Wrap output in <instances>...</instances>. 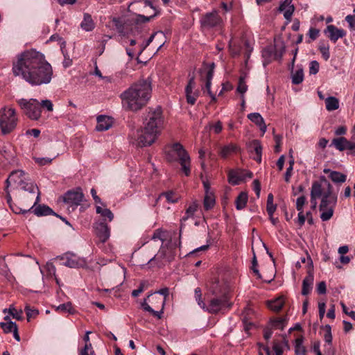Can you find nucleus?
<instances>
[{
	"instance_id": "aec40b11",
	"label": "nucleus",
	"mask_w": 355,
	"mask_h": 355,
	"mask_svg": "<svg viewBox=\"0 0 355 355\" xmlns=\"http://www.w3.org/2000/svg\"><path fill=\"white\" fill-rule=\"evenodd\" d=\"M324 33L334 42H336L339 38L343 37L346 34L344 30L339 29L334 25L327 26Z\"/></svg>"
},
{
	"instance_id": "4c0bfd02",
	"label": "nucleus",
	"mask_w": 355,
	"mask_h": 355,
	"mask_svg": "<svg viewBox=\"0 0 355 355\" xmlns=\"http://www.w3.org/2000/svg\"><path fill=\"white\" fill-rule=\"evenodd\" d=\"M304 80V72L302 68H297L295 71H292V83L295 85L301 83Z\"/></svg>"
},
{
	"instance_id": "c85d7f7f",
	"label": "nucleus",
	"mask_w": 355,
	"mask_h": 355,
	"mask_svg": "<svg viewBox=\"0 0 355 355\" xmlns=\"http://www.w3.org/2000/svg\"><path fill=\"white\" fill-rule=\"evenodd\" d=\"M324 173H329V178L335 183H343L346 181L347 176L340 172L331 171L329 168L323 170Z\"/></svg>"
},
{
	"instance_id": "4d7b16f0",
	"label": "nucleus",
	"mask_w": 355,
	"mask_h": 355,
	"mask_svg": "<svg viewBox=\"0 0 355 355\" xmlns=\"http://www.w3.org/2000/svg\"><path fill=\"white\" fill-rule=\"evenodd\" d=\"M25 311L28 320L33 317H35L38 314V311L37 309H31L29 306H26L25 307Z\"/></svg>"
},
{
	"instance_id": "412c9836",
	"label": "nucleus",
	"mask_w": 355,
	"mask_h": 355,
	"mask_svg": "<svg viewBox=\"0 0 355 355\" xmlns=\"http://www.w3.org/2000/svg\"><path fill=\"white\" fill-rule=\"evenodd\" d=\"M95 230L97 236L101 242L104 243L109 239L110 235V229L104 221L96 223Z\"/></svg>"
},
{
	"instance_id": "72a5a7b5",
	"label": "nucleus",
	"mask_w": 355,
	"mask_h": 355,
	"mask_svg": "<svg viewBox=\"0 0 355 355\" xmlns=\"http://www.w3.org/2000/svg\"><path fill=\"white\" fill-rule=\"evenodd\" d=\"M248 196L247 193L241 192L235 200L236 207L238 210L243 209L247 204Z\"/></svg>"
},
{
	"instance_id": "4468645a",
	"label": "nucleus",
	"mask_w": 355,
	"mask_h": 355,
	"mask_svg": "<svg viewBox=\"0 0 355 355\" xmlns=\"http://www.w3.org/2000/svg\"><path fill=\"white\" fill-rule=\"evenodd\" d=\"M253 173L249 171L245 170H231L228 173V181L233 185L239 184L246 178H252Z\"/></svg>"
},
{
	"instance_id": "3c124183",
	"label": "nucleus",
	"mask_w": 355,
	"mask_h": 355,
	"mask_svg": "<svg viewBox=\"0 0 355 355\" xmlns=\"http://www.w3.org/2000/svg\"><path fill=\"white\" fill-rule=\"evenodd\" d=\"M302 341L301 339H297L296 340V345H295V352L298 355H305L306 354V349L305 347L302 345Z\"/></svg>"
},
{
	"instance_id": "ddd939ff",
	"label": "nucleus",
	"mask_w": 355,
	"mask_h": 355,
	"mask_svg": "<svg viewBox=\"0 0 355 355\" xmlns=\"http://www.w3.org/2000/svg\"><path fill=\"white\" fill-rule=\"evenodd\" d=\"M331 145L340 151L347 150L348 154L355 155V141L352 139L347 140L343 137L334 138Z\"/></svg>"
},
{
	"instance_id": "5fc2aeb1",
	"label": "nucleus",
	"mask_w": 355,
	"mask_h": 355,
	"mask_svg": "<svg viewBox=\"0 0 355 355\" xmlns=\"http://www.w3.org/2000/svg\"><path fill=\"white\" fill-rule=\"evenodd\" d=\"M319 67L320 65L317 61H311L309 64V73L313 75L316 74L319 71Z\"/></svg>"
},
{
	"instance_id": "b1692460",
	"label": "nucleus",
	"mask_w": 355,
	"mask_h": 355,
	"mask_svg": "<svg viewBox=\"0 0 355 355\" xmlns=\"http://www.w3.org/2000/svg\"><path fill=\"white\" fill-rule=\"evenodd\" d=\"M209 291L214 296L222 295L223 293L228 294L224 286L218 279H215L209 285Z\"/></svg>"
},
{
	"instance_id": "9d476101",
	"label": "nucleus",
	"mask_w": 355,
	"mask_h": 355,
	"mask_svg": "<svg viewBox=\"0 0 355 355\" xmlns=\"http://www.w3.org/2000/svg\"><path fill=\"white\" fill-rule=\"evenodd\" d=\"M232 304L230 302L228 294L223 293L222 295L214 296L211 298L205 311L210 313L216 314L219 311L225 309H230Z\"/></svg>"
},
{
	"instance_id": "2f4dec72",
	"label": "nucleus",
	"mask_w": 355,
	"mask_h": 355,
	"mask_svg": "<svg viewBox=\"0 0 355 355\" xmlns=\"http://www.w3.org/2000/svg\"><path fill=\"white\" fill-rule=\"evenodd\" d=\"M323 328L325 331V333L324 334V340L326 344H327L328 349L331 350V354H334V349L331 345V343H332L331 327L329 324H326Z\"/></svg>"
},
{
	"instance_id": "cd10ccee",
	"label": "nucleus",
	"mask_w": 355,
	"mask_h": 355,
	"mask_svg": "<svg viewBox=\"0 0 355 355\" xmlns=\"http://www.w3.org/2000/svg\"><path fill=\"white\" fill-rule=\"evenodd\" d=\"M112 125L111 120L105 116H99L97 117V125L96 129L98 131H105L108 130Z\"/></svg>"
},
{
	"instance_id": "09e8293b",
	"label": "nucleus",
	"mask_w": 355,
	"mask_h": 355,
	"mask_svg": "<svg viewBox=\"0 0 355 355\" xmlns=\"http://www.w3.org/2000/svg\"><path fill=\"white\" fill-rule=\"evenodd\" d=\"M58 155H55L53 158H49V157H34V160L40 166H44V165L49 164L50 163H51L53 159H54Z\"/></svg>"
},
{
	"instance_id": "e2e57ef3",
	"label": "nucleus",
	"mask_w": 355,
	"mask_h": 355,
	"mask_svg": "<svg viewBox=\"0 0 355 355\" xmlns=\"http://www.w3.org/2000/svg\"><path fill=\"white\" fill-rule=\"evenodd\" d=\"M345 21L349 24L350 29L355 31V15H347Z\"/></svg>"
},
{
	"instance_id": "6e6d98bb",
	"label": "nucleus",
	"mask_w": 355,
	"mask_h": 355,
	"mask_svg": "<svg viewBox=\"0 0 355 355\" xmlns=\"http://www.w3.org/2000/svg\"><path fill=\"white\" fill-rule=\"evenodd\" d=\"M57 310L61 311L62 312H68L69 313H73V309L71 303L60 304L57 307Z\"/></svg>"
},
{
	"instance_id": "ea45409f",
	"label": "nucleus",
	"mask_w": 355,
	"mask_h": 355,
	"mask_svg": "<svg viewBox=\"0 0 355 355\" xmlns=\"http://www.w3.org/2000/svg\"><path fill=\"white\" fill-rule=\"evenodd\" d=\"M198 205L196 202L191 204L186 210V216L182 218V220H187L189 218L192 217L197 211Z\"/></svg>"
},
{
	"instance_id": "a211bd4d",
	"label": "nucleus",
	"mask_w": 355,
	"mask_h": 355,
	"mask_svg": "<svg viewBox=\"0 0 355 355\" xmlns=\"http://www.w3.org/2000/svg\"><path fill=\"white\" fill-rule=\"evenodd\" d=\"M83 198L84 195L80 189L77 191H69L65 193L64 201L71 205L78 206L83 201Z\"/></svg>"
},
{
	"instance_id": "680f3d73",
	"label": "nucleus",
	"mask_w": 355,
	"mask_h": 355,
	"mask_svg": "<svg viewBox=\"0 0 355 355\" xmlns=\"http://www.w3.org/2000/svg\"><path fill=\"white\" fill-rule=\"evenodd\" d=\"M41 105V109L46 108L48 111L51 112L53 111V103L49 100H43L41 103H40Z\"/></svg>"
},
{
	"instance_id": "f03ea898",
	"label": "nucleus",
	"mask_w": 355,
	"mask_h": 355,
	"mask_svg": "<svg viewBox=\"0 0 355 355\" xmlns=\"http://www.w3.org/2000/svg\"><path fill=\"white\" fill-rule=\"evenodd\" d=\"M163 125L164 116L161 107L148 108L143 128L137 132V144L141 147L152 145L160 135Z\"/></svg>"
},
{
	"instance_id": "338daca9",
	"label": "nucleus",
	"mask_w": 355,
	"mask_h": 355,
	"mask_svg": "<svg viewBox=\"0 0 355 355\" xmlns=\"http://www.w3.org/2000/svg\"><path fill=\"white\" fill-rule=\"evenodd\" d=\"M327 291L326 284L324 282H320L317 286V292L319 294H325Z\"/></svg>"
},
{
	"instance_id": "37998d69",
	"label": "nucleus",
	"mask_w": 355,
	"mask_h": 355,
	"mask_svg": "<svg viewBox=\"0 0 355 355\" xmlns=\"http://www.w3.org/2000/svg\"><path fill=\"white\" fill-rule=\"evenodd\" d=\"M7 311V309H5L3 310V312L6 313ZM8 313L15 319L20 320L22 319V314L23 312L21 310L17 311L15 307L10 306L8 309Z\"/></svg>"
},
{
	"instance_id": "052dcab7",
	"label": "nucleus",
	"mask_w": 355,
	"mask_h": 355,
	"mask_svg": "<svg viewBox=\"0 0 355 355\" xmlns=\"http://www.w3.org/2000/svg\"><path fill=\"white\" fill-rule=\"evenodd\" d=\"M194 87H195L194 77H191V78H190L189 83L185 88L186 94L193 93V89Z\"/></svg>"
},
{
	"instance_id": "13d9d810",
	"label": "nucleus",
	"mask_w": 355,
	"mask_h": 355,
	"mask_svg": "<svg viewBox=\"0 0 355 355\" xmlns=\"http://www.w3.org/2000/svg\"><path fill=\"white\" fill-rule=\"evenodd\" d=\"M306 202V198L304 196H300L296 200V209L297 211H303V207Z\"/></svg>"
},
{
	"instance_id": "a19ab883",
	"label": "nucleus",
	"mask_w": 355,
	"mask_h": 355,
	"mask_svg": "<svg viewBox=\"0 0 355 355\" xmlns=\"http://www.w3.org/2000/svg\"><path fill=\"white\" fill-rule=\"evenodd\" d=\"M162 196H165V198H166V200L171 203L177 202L178 200V198H179V196L177 194H175V193H173V191H168V192L162 193L159 196V198H161Z\"/></svg>"
},
{
	"instance_id": "0eeeda50",
	"label": "nucleus",
	"mask_w": 355,
	"mask_h": 355,
	"mask_svg": "<svg viewBox=\"0 0 355 355\" xmlns=\"http://www.w3.org/2000/svg\"><path fill=\"white\" fill-rule=\"evenodd\" d=\"M18 118L15 109L3 107L0 109V128L3 135L10 133L17 127Z\"/></svg>"
},
{
	"instance_id": "a18cd8bd",
	"label": "nucleus",
	"mask_w": 355,
	"mask_h": 355,
	"mask_svg": "<svg viewBox=\"0 0 355 355\" xmlns=\"http://www.w3.org/2000/svg\"><path fill=\"white\" fill-rule=\"evenodd\" d=\"M229 49L231 55L233 57L237 56L240 54L241 52V46L234 44V42L231 40L229 42Z\"/></svg>"
},
{
	"instance_id": "a878e982",
	"label": "nucleus",
	"mask_w": 355,
	"mask_h": 355,
	"mask_svg": "<svg viewBox=\"0 0 355 355\" xmlns=\"http://www.w3.org/2000/svg\"><path fill=\"white\" fill-rule=\"evenodd\" d=\"M91 331H87L83 337L85 345L83 348L79 351V355H96L92 347V343H89V334Z\"/></svg>"
},
{
	"instance_id": "1a4fd4ad",
	"label": "nucleus",
	"mask_w": 355,
	"mask_h": 355,
	"mask_svg": "<svg viewBox=\"0 0 355 355\" xmlns=\"http://www.w3.org/2000/svg\"><path fill=\"white\" fill-rule=\"evenodd\" d=\"M17 102L24 113L29 119L37 120L40 117L42 113L41 105L37 100L35 98H31L29 100L20 98L17 100Z\"/></svg>"
},
{
	"instance_id": "864d4df0",
	"label": "nucleus",
	"mask_w": 355,
	"mask_h": 355,
	"mask_svg": "<svg viewBox=\"0 0 355 355\" xmlns=\"http://www.w3.org/2000/svg\"><path fill=\"white\" fill-rule=\"evenodd\" d=\"M248 86L246 85L244 78L241 77L239 81V85L237 87V92L243 96V94L247 91Z\"/></svg>"
},
{
	"instance_id": "6ab92c4d",
	"label": "nucleus",
	"mask_w": 355,
	"mask_h": 355,
	"mask_svg": "<svg viewBox=\"0 0 355 355\" xmlns=\"http://www.w3.org/2000/svg\"><path fill=\"white\" fill-rule=\"evenodd\" d=\"M35 206H36V205H34L33 209H31V207H30L28 210L20 209L19 212L26 213V212H29L30 211L32 210L33 212L37 216H48V215H55V216H58V215L56 214L55 213H54V211L49 206H46L44 205H40L37 207H35Z\"/></svg>"
},
{
	"instance_id": "603ef678",
	"label": "nucleus",
	"mask_w": 355,
	"mask_h": 355,
	"mask_svg": "<svg viewBox=\"0 0 355 355\" xmlns=\"http://www.w3.org/2000/svg\"><path fill=\"white\" fill-rule=\"evenodd\" d=\"M319 50L322 54V58L325 60H328L330 57L329 47L328 45L322 44L319 46Z\"/></svg>"
},
{
	"instance_id": "9b49d317",
	"label": "nucleus",
	"mask_w": 355,
	"mask_h": 355,
	"mask_svg": "<svg viewBox=\"0 0 355 355\" xmlns=\"http://www.w3.org/2000/svg\"><path fill=\"white\" fill-rule=\"evenodd\" d=\"M202 30H210L214 28H220L223 24L222 18L218 15L217 10L207 12L200 19Z\"/></svg>"
},
{
	"instance_id": "dca6fc26",
	"label": "nucleus",
	"mask_w": 355,
	"mask_h": 355,
	"mask_svg": "<svg viewBox=\"0 0 355 355\" xmlns=\"http://www.w3.org/2000/svg\"><path fill=\"white\" fill-rule=\"evenodd\" d=\"M175 256V252L172 247L166 248L162 246L158 253L150 259L149 263L153 261L165 260L168 262L172 261Z\"/></svg>"
},
{
	"instance_id": "f8f14e48",
	"label": "nucleus",
	"mask_w": 355,
	"mask_h": 355,
	"mask_svg": "<svg viewBox=\"0 0 355 355\" xmlns=\"http://www.w3.org/2000/svg\"><path fill=\"white\" fill-rule=\"evenodd\" d=\"M214 64L212 63L211 66L205 67L200 71L201 80L205 82V87L202 88L203 92H207L211 98V101H216V95L211 91V80L214 76Z\"/></svg>"
},
{
	"instance_id": "5701e85b",
	"label": "nucleus",
	"mask_w": 355,
	"mask_h": 355,
	"mask_svg": "<svg viewBox=\"0 0 355 355\" xmlns=\"http://www.w3.org/2000/svg\"><path fill=\"white\" fill-rule=\"evenodd\" d=\"M291 3L292 0H285L279 6V10L284 12V18L289 21H291V17L295 10V7Z\"/></svg>"
},
{
	"instance_id": "774afa93",
	"label": "nucleus",
	"mask_w": 355,
	"mask_h": 355,
	"mask_svg": "<svg viewBox=\"0 0 355 355\" xmlns=\"http://www.w3.org/2000/svg\"><path fill=\"white\" fill-rule=\"evenodd\" d=\"M273 349L276 355H282V346L277 342H275L273 344Z\"/></svg>"
},
{
	"instance_id": "58836bf2",
	"label": "nucleus",
	"mask_w": 355,
	"mask_h": 355,
	"mask_svg": "<svg viewBox=\"0 0 355 355\" xmlns=\"http://www.w3.org/2000/svg\"><path fill=\"white\" fill-rule=\"evenodd\" d=\"M277 208L276 205L273 203V195L272 193H269L267 198V212L269 216L273 215Z\"/></svg>"
},
{
	"instance_id": "393cba45",
	"label": "nucleus",
	"mask_w": 355,
	"mask_h": 355,
	"mask_svg": "<svg viewBox=\"0 0 355 355\" xmlns=\"http://www.w3.org/2000/svg\"><path fill=\"white\" fill-rule=\"evenodd\" d=\"M313 279V274L311 272H309L307 276L304 279L302 282V294L303 295H306L311 291Z\"/></svg>"
},
{
	"instance_id": "c03bdc74",
	"label": "nucleus",
	"mask_w": 355,
	"mask_h": 355,
	"mask_svg": "<svg viewBox=\"0 0 355 355\" xmlns=\"http://www.w3.org/2000/svg\"><path fill=\"white\" fill-rule=\"evenodd\" d=\"M195 298L200 307L205 310L207 305L202 299V293L200 288L195 289Z\"/></svg>"
},
{
	"instance_id": "39448f33",
	"label": "nucleus",
	"mask_w": 355,
	"mask_h": 355,
	"mask_svg": "<svg viewBox=\"0 0 355 355\" xmlns=\"http://www.w3.org/2000/svg\"><path fill=\"white\" fill-rule=\"evenodd\" d=\"M13 183L17 188H20L25 191H28L31 196V200L35 199L33 205L31 207L33 209L34 205H37L40 201L39 189L33 182H27L23 171L17 170L12 171L6 180V187Z\"/></svg>"
},
{
	"instance_id": "de8ad7c7",
	"label": "nucleus",
	"mask_w": 355,
	"mask_h": 355,
	"mask_svg": "<svg viewBox=\"0 0 355 355\" xmlns=\"http://www.w3.org/2000/svg\"><path fill=\"white\" fill-rule=\"evenodd\" d=\"M112 25L116 28L117 31L120 33H124V28H123V23L121 18H113L112 19Z\"/></svg>"
},
{
	"instance_id": "bf43d9fd",
	"label": "nucleus",
	"mask_w": 355,
	"mask_h": 355,
	"mask_svg": "<svg viewBox=\"0 0 355 355\" xmlns=\"http://www.w3.org/2000/svg\"><path fill=\"white\" fill-rule=\"evenodd\" d=\"M154 16H155V14L153 15H151L150 17H146L142 15H137V17L135 18V21L137 24L146 23V22L149 21L152 18H153Z\"/></svg>"
},
{
	"instance_id": "4be33fe9",
	"label": "nucleus",
	"mask_w": 355,
	"mask_h": 355,
	"mask_svg": "<svg viewBox=\"0 0 355 355\" xmlns=\"http://www.w3.org/2000/svg\"><path fill=\"white\" fill-rule=\"evenodd\" d=\"M248 148L252 153H254V159L260 163L262 154V147L260 141L257 139L252 140L248 144Z\"/></svg>"
},
{
	"instance_id": "6e6552de",
	"label": "nucleus",
	"mask_w": 355,
	"mask_h": 355,
	"mask_svg": "<svg viewBox=\"0 0 355 355\" xmlns=\"http://www.w3.org/2000/svg\"><path fill=\"white\" fill-rule=\"evenodd\" d=\"M152 295V294L148 295L147 298L144 299L141 303V306L144 311L150 313L153 315L160 319L164 313L166 300L157 296L151 297Z\"/></svg>"
},
{
	"instance_id": "473e14b6",
	"label": "nucleus",
	"mask_w": 355,
	"mask_h": 355,
	"mask_svg": "<svg viewBox=\"0 0 355 355\" xmlns=\"http://www.w3.org/2000/svg\"><path fill=\"white\" fill-rule=\"evenodd\" d=\"M4 320L6 321L5 322H1L0 326L3 329V331L6 334H8L14 331V329L17 327L15 322H13L10 320L9 316H5Z\"/></svg>"
},
{
	"instance_id": "bb28decb",
	"label": "nucleus",
	"mask_w": 355,
	"mask_h": 355,
	"mask_svg": "<svg viewBox=\"0 0 355 355\" xmlns=\"http://www.w3.org/2000/svg\"><path fill=\"white\" fill-rule=\"evenodd\" d=\"M268 308L275 312L279 311L285 304V298L283 295L279 296L278 297L268 301L267 302Z\"/></svg>"
},
{
	"instance_id": "e433bc0d",
	"label": "nucleus",
	"mask_w": 355,
	"mask_h": 355,
	"mask_svg": "<svg viewBox=\"0 0 355 355\" xmlns=\"http://www.w3.org/2000/svg\"><path fill=\"white\" fill-rule=\"evenodd\" d=\"M325 105L328 111H333L339 107V101L336 97L329 96L325 99Z\"/></svg>"
},
{
	"instance_id": "8fccbe9b",
	"label": "nucleus",
	"mask_w": 355,
	"mask_h": 355,
	"mask_svg": "<svg viewBox=\"0 0 355 355\" xmlns=\"http://www.w3.org/2000/svg\"><path fill=\"white\" fill-rule=\"evenodd\" d=\"M270 327L275 329H283L284 326V320L282 318H277L270 321Z\"/></svg>"
},
{
	"instance_id": "7ed1b4c3",
	"label": "nucleus",
	"mask_w": 355,
	"mask_h": 355,
	"mask_svg": "<svg viewBox=\"0 0 355 355\" xmlns=\"http://www.w3.org/2000/svg\"><path fill=\"white\" fill-rule=\"evenodd\" d=\"M151 83L141 80L121 94L122 104L125 110L138 111L146 105L151 96Z\"/></svg>"
},
{
	"instance_id": "20e7f679",
	"label": "nucleus",
	"mask_w": 355,
	"mask_h": 355,
	"mask_svg": "<svg viewBox=\"0 0 355 355\" xmlns=\"http://www.w3.org/2000/svg\"><path fill=\"white\" fill-rule=\"evenodd\" d=\"M325 189L323 191L319 209L321 212L320 218L323 221L329 220L334 214V209L337 202V196L333 193V188L325 177H320Z\"/></svg>"
},
{
	"instance_id": "c9c22d12",
	"label": "nucleus",
	"mask_w": 355,
	"mask_h": 355,
	"mask_svg": "<svg viewBox=\"0 0 355 355\" xmlns=\"http://www.w3.org/2000/svg\"><path fill=\"white\" fill-rule=\"evenodd\" d=\"M238 147L232 144H228L221 148L219 154L223 158H226L232 153L236 152Z\"/></svg>"
},
{
	"instance_id": "f704fd0d",
	"label": "nucleus",
	"mask_w": 355,
	"mask_h": 355,
	"mask_svg": "<svg viewBox=\"0 0 355 355\" xmlns=\"http://www.w3.org/2000/svg\"><path fill=\"white\" fill-rule=\"evenodd\" d=\"M215 197L213 193L205 194L203 207L206 211L210 210L215 205Z\"/></svg>"
},
{
	"instance_id": "423d86ee",
	"label": "nucleus",
	"mask_w": 355,
	"mask_h": 355,
	"mask_svg": "<svg viewBox=\"0 0 355 355\" xmlns=\"http://www.w3.org/2000/svg\"><path fill=\"white\" fill-rule=\"evenodd\" d=\"M166 157L170 162L178 160L181 165L182 172L185 175H189L191 173V159L182 144L178 142L173 144L171 146V149L166 152Z\"/></svg>"
},
{
	"instance_id": "c756f323",
	"label": "nucleus",
	"mask_w": 355,
	"mask_h": 355,
	"mask_svg": "<svg viewBox=\"0 0 355 355\" xmlns=\"http://www.w3.org/2000/svg\"><path fill=\"white\" fill-rule=\"evenodd\" d=\"M80 27L85 31H92L95 28V23L92 19V16L88 13H84L83 19L80 23Z\"/></svg>"
},
{
	"instance_id": "69168bd1",
	"label": "nucleus",
	"mask_w": 355,
	"mask_h": 355,
	"mask_svg": "<svg viewBox=\"0 0 355 355\" xmlns=\"http://www.w3.org/2000/svg\"><path fill=\"white\" fill-rule=\"evenodd\" d=\"M197 96L198 94L196 93L186 94L187 103L191 105H193L196 103Z\"/></svg>"
},
{
	"instance_id": "7c9ffc66",
	"label": "nucleus",
	"mask_w": 355,
	"mask_h": 355,
	"mask_svg": "<svg viewBox=\"0 0 355 355\" xmlns=\"http://www.w3.org/2000/svg\"><path fill=\"white\" fill-rule=\"evenodd\" d=\"M262 55L263 58L265 59L263 65L268 64L271 60L273 59H280L282 55H278L277 53H274L273 49L271 47L266 48L263 52Z\"/></svg>"
},
{
	"instance_id": "49530a36",
	"label": "nucleus",
	"mask_w": 355,
	"mask_h": 355,
	"mask_svg": "<svg viewBox=\"0 0 355 355\" xmlns=\"http://www.w3.org/2000/svg\"><path fill=\"white\" fill-rule=\"evenodd\" d=\"M157 35L163 37L164 34L162 32H159V33H155L153 35H151V36L148 38V40L145 43L144 42L141 45V49L139 51V54H141L144 51V49L153 42L154 37Z\"/></svg>"
},
{
	"instance_id": "f257e3e1",
	"label": "nucleus",
	"mask_w": 355,
	"mask_h": 355,
	"mask_svg": "<svg viewBox=\"0 0 355 355\" xmlns=\"http://www.w3.org/2000/svg\"><path fill=\"white\" fill-rule=\"evenodd\" d=\"M12 71L32 85L48 84L51 82L53 70L43 54L35 50H30L18 56Z\"/></svg>"
},
{
	"instance_id": "2eb2a0df",
	"label": "nucleus",
	"mask_w": 355,
	"mask_h": 355,
	"mask_svg": "<svg viewBox=\"0 0 355 355\" xmlns=\"http://www.w3.org/2000/svg\"><path fill=\"white\" fill-rule=\"evenodd\" d=\"M60 259L62 261V265L69 268H76L83 267L85 265L84 259L78 257L72 253H66Z\"/></svg>"
},
{
	"instance_id": "f3484780",
	"label": "nucleus",
	"mask_w": 355,
	"mask_h": 355,
	"mask_svg": "<svg viewBox=\"0 0 355 355\" xmlns=\"http://www.w3.org/2000/svg\"><path fill=\"white\" fill-rule=\"evenodd\" d=\"M324 189L325 187L320 180L319 182L315 181L313 182L311 191V203L313 209H315L317 206V199L322 198Z\"/></svg>"
},
{
	"instance_id": "0e129e2a",
	"label": "nucleus",
	"mask_w": 355,
	"mask_h": 355,
	"mask_svg": "<svg viewBox=\"0 0 355 355\" xmlns=\"http://www.w3.org/2000/svg\"><path fill=\"white\" fill-rule=\"evenodd\" d=\"M152 239H153V240L159 239L162 241H164V232L162 231L161 230H155L153 234Z\"/></svg>"
},
{
	"instance_id": "79ce46f5",
	"label": "nucleus",
	"mask_w": 355,
	"mask_h": 355,
	"mask_svg": "<svg viewBox=\"0 0 355 355\" xmlns=\"http://www.w3.org/2000/svg\"><path fill=\"white\" fill-rule=\"evenodd\" d=\"M248 118L257 125L261 124L264 120L260 114L257 112L250 113L248 115Z\"/></svg>"
}]
</instances>
